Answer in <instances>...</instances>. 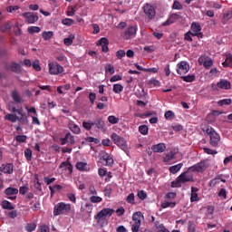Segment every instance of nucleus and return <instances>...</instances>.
I'll use <instances>...</instances> for the list:
<instances>
[{"mask_svg":"<svg viewBox=\"0 0 232 232\" xmlns=\"http://www.w3.org/2000/svg\"><path fill=\"white\" fill-rule=\"evenodd\" d=\"M126 26H128V24H126V22H121L117 25V28H120L121 30H124Z\"/></svg>","mask_w":232,"mask_h":232,"instance_id":"nucleus-50","label":"nucleus"},{"mask_svg":"<svg viewBox=\"0 0 232 232\" xmlns=\"http://www.w3.org/2000/svg\"><path fill=\"white\" fill-rule=\"evenodd\" d=\"M137 106H140V108H144V106H146V102H144L140 100H138L137 101Z\"/></svg>","mask_w":232,"mask_h":232,"instance_id":"nucleus-62","label":"nucleus"},{"mask_svg":"<svg viewBox=\"0 0 232 232\" xmlns=\"http://www.w3.org/2000/svg\"><path fill=\"white\" fill-rule=\"evenodd\" d=\"M19 10V5H9L6 7V11L9 12V14H14V12H17Z\"/></svg>","mask_w":232,"mask_h":232,"instance_id":"nucleus-34","label":"nucleus"},{"mask_svg":"<svg viewBox=\"0 0 232 232\" xmlns=\"http://www.w3.org/2000/svg\"><path fill=\"white\" fill-rule=\"evenodd\" d=\"M179 19H182V15L179 14H172L169 18L163 23V26H169V24H173V23H176V21H179Z\"/></svg>","mask_w":232,"mask_h":232,"instance_id":"nucleus-8","label":"nucleus"},{"mask_svg":"<svg viewBox=\"0 0 232 232\" xmlns=\"http://www.w3.org/2000/svg\"><path fill=\"white\" fill-rule=\"evenodd\" d=\"M27 31L29 34H39V32H41V28L37 26H30Z\"/></svg>","mask_w":232,"mask_h":232,"instance_id":"nucleus-29","label":"nucleus"},{"mask_svg":"<svg viewBox=\"0 0 232 232\" xmlns=\"http://www.w3.org/2000/svg\"><path fill=\"white\" fill-rule=\"evenodd\" d=\"M202 130L209 137L211 146H218V143L220 142V135L215 131V129L211 126H207Z\"/></svg>","mask_w":232,"mask_h":232,"instance_id":"nucleus-1","label":"nucleus"},{"mask_svg":"<svg viewBox=\"0 0 232 232\" xmlns=\"http://www.w3.org/2000/svg\"><path fill=\"white\" fill-rule=\"evenodd\" d=\"M218 88L220 90H231V82L227 80H221L217 83Z\"/></svg>","mask_w":232,"mask_h":232,"instance_id":"nucleus-12","label":"nucleus"},{"mask_svg":"<svg viewBox=\"0 0 232 232\" xmlns=\"http://www.w3.org/2000/svg\"><path fill=\"white\" fill-rule=\"evenodd\" d=\"M181 79L184 81V82H193L195 81V74L181 76Z\"/></svg>","mask_w":232,"mask_h":232,"instance_id":"nucleus-21","label":"nucleus"},{"mask_svg":"<svg viewBox=\"0 0 232 232\" xmlns=\"http://www.w3.org/2000/svg\"><path fill=\"white\" fill-rule=\"evenodd\" d=\"M94 125L98 130H104V121L98 119L94 121Z\"/></svg>","mask_w":232,"mask_h":232,"instance_id":"nucleus-23","label":"nucleus"},{"mask_svg":"<svg viewBox=\"0 0 232 232\" xmlns=\"http://www.w3.org/2000/svg\"><path fill=\"white\" fill-rule=\"evenodd\" d=\"M85 140L86 142H93V144H101V140L93 137H87Z\"/></svg>","mask_w":232,"mask_h":232,"instance_id":"nucleus-33","label":"nucleus"},{"mask_svg":"<svg viewBox=\"0 0 232 232\" xmlns=\"http://www.w3.org/2000/svg\"><path fill=\"white\" fill-rule=\"evenodd\" d=\"M27 111L29 113H34V115H37V110H35V107H32L30 109H27Z\"/></svg>","mask_w":232,"mask_h":232,"instance_id":"nucleus-60","label":"nucleus"},{"mask_svg":"<svg viewBox=\"0 0 232 232\" xmlns=\"http://www.w3.org/2000/svg\"><path fill=\"white\" fill-rule=\"evenodd\" d=\"M139 131L140 133H141V135H148V131H149L148 125H140L139 127Z\"/></svg>","mask_w":232,"mask_h":232,"instance_id":"nucleus-28","label":"nucleus"},{"mask_svg":"<svg viewBox=\"0 0 232 232\" xmlns=\"http://www.w3.org/2000/svg\"><path fill=\"white\" fill-rule=\"evenodd\" d=\"M164 72L166 73V76L167 77H169V74L171 73V71H169V65H167L165 68H164Z\"/></svg>","mask_w":232,"mask_h":232,"instance_id":"nucleus-58","label":"nucleus"},{"mask_svg":"<svg viewBox=\"0 0 232 232\" xmlns=\"http://www.w3.org/2000/svg\"><path fill=\"white\" fill-rule=\"evenodd\" d=\"M110 44V42L107 40V38H101L99 40V44L100 46H102V52H103L104 53H107V52H109L110 48L108 47V44Z\"/></svg>","mask_w":232,"mask_h":232,"instance_id":"nucleus-14","label":"nucleus"},{"mask_svg":"<svg viewBox=\"0 0 232 232\" xmlns=\"http://www.w3.org/2000/svg\"><path fill=\"white\" fill-rule=\"evenodd\" d=\"M149 122H150V124H157V122H159V118H158V117L150 118V119L149 120Z\"/></svg>","mask_w":232,"mask_h":232,"instance_id":"nucleus-52","label":"nucleus"},{"mask_svg":"<svg viewBox=\"0 0 232 232\" xmlns=\"http://www.w3.org/2000/svg\"><path fill=\"white\" fill-rule=\"evenodd\" d=\"M122 90H124V87L121 84L115 83L112 86V92H114V93H121Z\"/></svg>","mask_w":232,"mask_h":232,"instance_id":"nucleus-20","label":"nucleus"},{"mask_svg":"<svg viewBox=\"0 0 232 232\" xmlns=\"http://www.w3.org/2000/svg\"><path fill=\"white\" fill-rule=\"evenodd\" d=\"M117 59H122V57H126V52L124 50H119L116 53Z\"/></svg>","mask_w":232,"mask_h":232,"instance_id":"nucleus-38","label":"nucleus"},{"mask_svg":"<svg viewBox=\"0 0 232 232\" xmlns=\"http://www.w3.org/2000/svg\"><path fill=\"white\" fill-rule=\"evenodd\" d=\"M199 64H203L204 68L206 70H209L211 66H213V60L209 58L208 60H206V57L201 56L198 58Z\"/></svg>","mask_w":232,"mask_h":232,"instance_id":"nucleus-10","label":"nucleus"},{"mask_svg":"<svg viewBox=\"0 0 232 232\" xmlns=\"http://www.w3.org/2000/svg\"><path fill=\"white\" fill-rule=\"evenodd\" d=\"M135 34H137V26L135 25H130L124 31L126 39H130V37L135 36Z\"/></svg>","mask_w":232,"mask_h":232,"instance_id":"nucleus-11","label":"nucleus"},{"mask_svg":"<svg viewBox=\"0 0 232 232\" xmlns=\"http://www.w3.org/2000/svg\"><path fill=\"white\" fill-rule=\"evenodd\" d=\"M96 108H97L98 110H104V108H106V103L98 102Z\"/></svg>","mask_w":232,"mask_h":232,"instance_id":"nucleus-53","label":"nucleus"},{"mask_svg":"<svg viewBox=\"0 0 232 232\" xmlns=\"http://www.w3.org/2000/svg\"><path fill=\"white\" fill-rule=\"evenodd\" d=\"M15 140L17 142H25L26 141V136L24 135H17L15 137Z\"/></svg>","mask_w":232,"mask_h":232,"instance_id":"nucleus-41","label":"nucleus"},{"mask_svg":"<svg viewBox=\"0 0 232 232\" xmlns=\"http://www.w3.org/2000/svg\"><path fill=\"white\" fill-rule=\"evenodd\" d=\"M99 93H101V95H102L104 93V85L99 86Z\"/></svg>","mask_w":232,"mask_h":232,"instance_id":"nucleus-64","label":"nucleus"},{"mask_svg":"<svg viewBox=\"0 0 232 232\" xmlns=\"http://www.w3.org/2000/svg\"><path fill=\"white\" fill-rule=\"evenodd\" d=\"M23 17H24L25 22L29 24H34V23H37V21H39V16L34 13H24Z\"/></svg>","mask_w":232,"mask_h":232,"instance_id":"nucleus-5","label":"nucleus"},{"mask_svg":"<svg viewBox=\"0 0 232 232\" xmlns=\"http://www.w3.org/2000/svg\"><path fill=\"white\" fill-rule=\"evenodd\" d=\"M151 115H153V112L147 111L145 114H140V119H144V117H151Z\"/></svg>","mask_w":232,"mask_h":232,"instance_id":"nucleus-54","label":"nucleus"},{"mask_svg":"<svg viewBox=\"0 0 232 232\" xmlns=\"http://www.w3.org/2000/svg\"><path fill=\"white\" fill-rule=\"evenodd\" d=\"M152 34L154 37H156V39H162V37L164 36V34L157 32H154Z\"/></svg>","mask_w":232,"mask_h":232,"instance_id":"nucleus-49","label":"nucleus"},{"mask_svg":"<svg viewBox=\"0 0 232 232\" xmlns=\"http://www.w3.org/2000/svg\"><path fill=\"white\" fill-rule=\"evenodd\" d=\"M172 129L174 130V131H182V125L180 124H177L172 126Z\"/></svg>","mask_w":232,"mask_h":232,"instance_id":"nucleus-48","label":"nucleus"},{"mask_svg":"<svg viewBox=\"0 0 232 232\" xmlns=\"http://www.w3.org/2000/svg\"><path fill=\"white\" fill-rule=\"evenodd\" d=\"M125 55H127V57H129V58H132L135 55V53L133 52V50L129 49L127 51V53H125Z\"/></svg>","mask_w":232,"mask_h":232,"instance_id":"nucleus-47","label":"nucleus"},{"mask_svg":"<svg viewBox=\"0 0 232 232\" xmlns=\"http://www.w3.org/2000/svg\"><path fill=\"white\" fill-rule=\"evenodd\" d=\"M222 64H223L224 68H227V67L232 68V63L227 61V59H226V61L223 62Z\"/></svg>","mask_w":232,"mask_h":232,"instance_id":"nucleus-46","label":"nucleus"},{"mask_svg":"<svg viewBox=\"0 0 232 232\" xmlns=\"http://www.w3.org/2000/svg\"><path fill=\"white\" fill-rule=\"evenodd\" d=\"M92 126H95V123L92 121L82 122V127L84 128V130H87V131H90Z\"/></svg>","mask_w":232,"mask_h":232,"instance_id":"nucleus-19","label":"nucleus"},{"mask_svg":"<svg viewBox=\"0 0 232 232\" xmlns=\"http://www.w3.org/2000/svg\"><path fill=\"white\" fill-rule=\"evenodd\" d=\"M191 32H192V37H195V35H202V26H200V24L194 22L191 24Z\"/></svg>","mask_w":232,"mask_h":232,"instance_id":"nucleus-6","label":"nucleus"},{"mask_svg":"<svg viewBox=\"0 0 232 232\" xmlns=\"http://www.w3.org/2000/svg\"><path fill=\"white\" fill-rule=\"evenodd\" d=\"M110 139L102 140V146H110Z\"/></svg>","mask_w":232,"mask_h":232,"instance_id":"nucleus-61","label":"nucleus"},{"mask_svg":"<svg viewBox=\"0 0 232 232\" xmlns=\"http://www.w3.org/2000/svg\"><path fill=\"white\" fill-rule=\"evenodd\" d=\"M218 106H229L231 104V99H223L218 102Z\"/></svg>","mask_w":232,"mask_h":232,"instance_id":"nucleus-27","label":"nucleus"},{"mask_svg":"<svg viewBox=\"0 0 232 232\" xmlns=\"http://www.w3.org/2000/svg\"><path fill=\"white\" fill-rule=\"evenodd\" d=\"M206 15H208V17H215V12L213 10H208L207 11Z\"/></svg>","mask_w":232,"mask_h":232,"instance_id":"nucleus-59","label":"nucleus"},{"mask_svg":"<svg viewBox=\"0 0 232 232\" xmlns=\"http://www.w3.org/2000/svg\"><path fill=\"white\" fill-rule=\"evenodd\" d=\"M223 18L226 19V21H229V19H232V14H231V10H229L228 12L225 13L223 14Z\"/></svg>","mask_w":232,"mask_h":232,"instance_id":"nucleus-43","label":"nucleus"},{"mask_svg":"<svg viewBox=\"0 0 232 232\" xmlns=\"http://www.w3.org/2000/svg\"><path fill=\"white\" fill-rule=\"evenodd\" d=\"M191 37H193V33L191 31H188L184 35L185 41H188V43L193 42V38H191Z\"/></svg>","mask_w":232,"mask_h":232,"instance_id":"nucleus-35","label":"nucleus"},{"mask_svg":"<svg viewBox=\"0 0 232 232\" xmlns=\"http://www.w3.org/2000/svg\"><path fill=\"white\" fill-rule=\"evenodd\" d=\"M96 99H97V94H95V92L89 93V100H90L91 104H95Z\"/></svg>","mask_w":232,"mask_h":232,"instance_id":"nucleus-36","label":"nucleus"},{"mask_svg":"<svg viewBox=\"0 0 232 232\" xmlns=\"http://www.w3.org/2000/svg\"><path fill=\"white\" fill-rule=\"evenodd\" d=\"M172 117H175V112L172 111H168L165 112V119H167V121H169V119H171Z\"/></svg>","mask_w":232,"mask_h":232,"instance_id":"nucleus-39","label":"nucleus"},{"mask_svg":"<svg viewBox=\"0 0 232 232\" xmlns=\"http://www.w3.org/2000/svg\"><path fill=\"white\" fill-rule=\"evenodd\" d=\"M60 144L62 146H64V144H75V138L69 132L64 138L60 139Z\"/></svg>","mask_w":232,"mask_h":232,"instance_id":"nucleus-7","label":"nucleus"},{"mask_svg":"<svg viewBox=\"0 0 232 232\" xmlns=\"http://www.w3.org/2000/svg\"><path fill=\"white\" fill-rule=\"evenodd\" d=\"M38 88H40V90H46L47 92H50V85H38Z\"/></svg>","mask_w":232,"mask_h":232,"instance_id":"nucleus-57","label":"nucleus"},{"mask_svg":"<svg viewBox=\"0 0 232 232\" xmlns=\"http://www.w3.org/2000/svg\"><path fill=\"white\" fill-rule=\"evenodd\" d=\"M143 12H144L145 15H147V17H149V19L155 18L156 12H155V8L152 5L146 4L143 6Z\"/></svg>","mask_w":232,"mask_h":232,"instance_id":"nucleus-4","label":"nucleus"},{"mask_svg":"<svg viewBox=\"0 0 232 232\" xmlns=\"http://www.w3.org/2000/svg\"><path fill=\"white\" fill-rule=\"evenodd\" d=\"M69 130L72 131V133H75L76 135H79L81 133V128L78 127L75 123H69Z\"/></svg>","mask_w":232,"mask_h":232,"instance_id":"nucleus-16","label":"nucleus"},{"mask_svg":"<svg viewBox=\"0 0 232 232\" xmlns=\"http://www.w3.org/2000/svg\"><path fill=\"white\" fill-rule=\"evenodd\" d=\"M119 121V118L115 117L114 115H111L108 117V121L110 122V124H118Z\"/></svg>","mask_w":232,"mask_h":232,"instance_id":"nucleus-32","label":"nucleus"},{"mask_svg":"<svg viewBox=\"0 0 232 232\" xmlns=\"http://www.w3.org/2000/svg\"><path fill=\"white\" fill-rule=\"evenodd\" d=\"M49 66V73L51 75H61L64 72V67H63L57 62H52L48 63Z\"/></svg>","mask_w":232,"mask_h":232,"instance_id":"nucleus-2","label":"nucleus"},{"mask_svg":"<svg viewBox=\"0 0 232 232\" xmlns=\"http://www.w3.org/2000/svg\"><path fill=\"white\" fill-rule=\"evenodd\" d=\"M92 28H93L94 34H99L101 32V28L99 27V25L97 24H93Z\"/></svg>","mask_w":232,"mask_h":232,"instance_id":"nucleus-45","label":"nucleus"},{"mask_svg":"<svg viewBox=\"0 0 232 232\" xmlns=\"http://www.w3.org/2000/svg\"><path fill=\"white\" fill-rule=\"evenodd\" d=\"M24 64L27 68H30L32 66V62L30 60H28V59H25V60H24Z\"/></svg>","mask_w":232,"mask_h":232,"instance_id":"nucleus-55","label":"nucleus"},{"mask_svg":"<svg viewBox=\"0 0 232 232\" xmlns=\"http://www.w3.org/2000/svg\"><path fill=\"white\" fill-rule=\"evenodd\" d=\"M11 97H12L13 101H14V102H16V103L21 102V94H19V92H17V90L12 91Z\"/></svg>","mask_w":232,"mask_h":232,"instance_id":"nucleus-15","label":"nucleus"},{"mask_svg":"<svg viewBox=\"0 0 232 232\" xmlns=\"http://www.w3.org/2000/svg\"><path fill=\"white\" fill-rule=\"evenodd\" d=\"M63 24H64L65 26H72V24H73V23H75V21H73V19L72 18H64L62 21Z\"/></svg>","mask_w":232,"mask_h":232,"instance_id":"nucleus-30","label":"nucleus"},{"mask_svg":"<svg viewBox=\"0 0 232 232\" xmlns=\"http://www.w3.org/2000/svg\"><path fill=\"white\" fill-rule=\"evenodd\" d=\"M189 72V63L186 61H182L177 64V73L179 75H186Z\"/></svg>","mask_w":232,"mask_h":232,"instance_id":"nucleus-3","label":"nucleus"},{"mask_svg":"<svg viewBox=\"0 0 232 232\" xmlns=\"http://www.w3.org/2000/svg\"><path fill=\"white\" fill-rule=\"evenodd\" d=\"M117 81H122V76L116 74L111 78V82H117Z\"/></svg>","mask_w":232,"mask_h":232,"instance_id":"nucleus-42","label":"nucleus"},{"mask_svg":"<svg viewBox=\"0 0 232 232\" xmlns=\"http://www.w3.org/2000/svg\"><path fill=\"white\" fill-rule=\"evenodd\" d=\"M147 73H158L159 72V68L153 67V68H145V71Z\"/></svg>","mask_w":232,"mask_h":232,"instance_id":"nucleus-40","label":"nucleus"},{"mask_svg":"<svg viewBox=\"0 0 232 232\" xmlns=\"http://www.w3.org/2000/svg\"><path fill=\"white\" fill-rule=\"evenodd\" d=\"M10 70L14 73H22L23 72V67L21 66V64H19L15 62H12L10 63Z\"/></svg>","mask_w":232,"mask_h":232,"instance_id":"nucleus-13","label":"nucleus"},{"mask_svg":"<svg viewBox=\"0 0 232 232\" xmlns=\"http://www.w3.org/2000/svg\"><path fill=\"white\" fill-rule=\"evenodd\" d=\"M111 139L114 144H117L118 146H126V140H124L122 137H121L117 133H112Z\"/></svg>","mask_w":232,"mask_h":232,"instance_id":"nucleus-9","label":"nucleus"},{"mask_svg":"<svg viewBox=\"0 0 232 232\" xmlns=\"http://www.w3.org/2000/svg\"><path fill=\"white\" fill-rule=\"evenodd\" d=\"M5 121H9L10 122H17V121H19V116L9 113L5 116Z\"/></svg>","mask_w":232,"mask_h":232,"instance_id":"nucleus-17","label":"nucleus"},{"mask_svg":"<svg viewBox=\"0 0 232 232\" xmlns=\"http://www.w3.org/2000/svg\"><path fill=\"white\" fill-rule=\"evenodd\" d=\"M34 70H35V72H41L42 68H41V63H39V60H35L33 64H32Z\"/></svg>","mask_w":232,"mask_h":232,"instance_id":"nucleus-31","label":"nucleus"},{"mask_svg":"<svg viewBox=\"0 0 232 232\" xmlns=\"http://www.w3.org/2000/svg\"><path fill=\"white\" fill-rule=\"evenodd\" d=\"M42 36L44 41H50V39L53 37V32L52 31L44 32Z\"/></svg>","mask_w":232,"mask_h":232,"instance_id":"nucleus-18","label":"nucleus"},{"mask_svg":"<svg viewBox=\"0 0 232 232\" xmlns=\"http://www.w3.org/2000/svg\"><path fill=\"white\" fill-rule=\"evenodd\" d=\"M184 8V5L180 4V2L175 0L172 5V10H182Z\"/></svg>","mask_w":232,"mask_h":232,"instance_id":"nucleus-25","label":"nucleus"},{"mask_svg":"<svg viewBox=\"0 0 232 232\" xmlns=\"http://www.w3.org/2000/svg\"><path fill=\"white\" fill-rule=\"evenodd\" d=\"M33 121L32 124H36V126H41V121H39V118L36 116H32Z\"/></svg>","mask_w":232,"mask_h":232,"instance_id":"nucleus-44","label":"nucleus"},{"mask_svg":"<svg viewBox=\"0 0 232 232\" xmlns=\"http://www.w3.org/2000/svg\"><path fill=\"white\" fill-rule=\"evenodd\" d=\"M30 10H39V5L32 4L29 5Z\"/></svg>","mask_w":232,"mask_h":232,"instance_id":"nucleus-56","label":"nucleus"},{"mask_svg":"<svg viewBox=\"0 0 232 232\" xmlns=\"http://www.w3.org/2000/svg\"><path fill=\"white\" fill-rule=\"evenodd\" d=\"M73 35H69V37L63 39V44H65V46H71V44H73Z\"/></svg>","mask_w":232,"mask_h":232,"instance_id":"nucleus-22","label":"nucleus"},{"mask_svg":"<svg viewBox=\"0 0 232 232\" xmlns=\"http://www.w3.org/2000/svg\"><path fill=\"white\" fill-rule=\"evenodd\" d=\"M18 121L22 122V124H28V117H26V114H22L21 117H18Z\"/></svg>","mask_w":232,"mask_h":232,"instance_id":"nucleus-37","label":"nucleus"},{"mask_svg":"<svg viewBox=\"0 0 232 232\" xmlns=\"http://www.w3.org/2000/svg\"><path fill=\"white\" fill-rule=\"evenodd\" d=\"M105 72H106V73H111V75H113V73H115V67H113V65H111V63H109L105 67Z\"/></svg>","mask_w":232,"mask_h":232,"instance_id":"nucleus-26","label":"nucleus"},{"mask_svg":"<svg viewBox=\"0 0 232 232\" xmlns=\"http://www.w3.org/2000/svg\"><path fill=\"white\" fill-rule=\"evenodd\" d=\"M12 28V25H10V24H5L3 26L2 32H8V30H10Z\"/></svg>","mask_w":232,"mask_h":232,"instance_id":"nucleus-51","label":"nucleus"},{"mask_svg":"<svg viewBox=\"0 0 232 232\" xmlns=\"http://www.w3.org/2000/svg\"><path fill=\"white\" fill-rule=\"evenodd\" d=\"M150 84H153V86H159V84H160V82H159V80H151Z\"/></svg>","mask_w":232,"mask_h":232,"instance_id":"nucleus-63","label":"nucleus"},{"mask_svg":"<svg viewBox=\"0 0 232 232\" xmlns=\"http://www.w3.org/2000/svg\"><path fill=\"white\" fill-rule=\"evenodd\" d=\"M75 12H77V10H75V7L72 6V5H69L67 7V15L69 17H73V15H75Z\"/></svg>","mask_w":232,"mask_h":232,"instance_id":"nucleus-24","label":"nucleus"}]
</instances>
